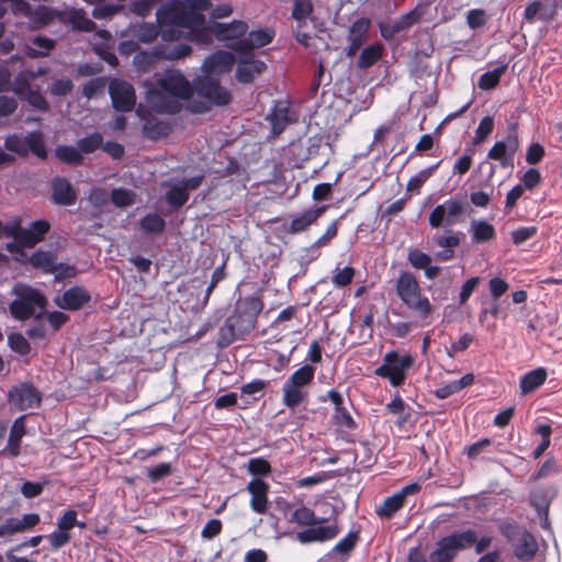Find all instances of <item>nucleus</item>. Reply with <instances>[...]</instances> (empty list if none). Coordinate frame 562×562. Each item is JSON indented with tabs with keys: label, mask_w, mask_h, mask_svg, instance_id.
Instances as JSON below:
<instances>
[{
	"label": "nucleus",
	"mask_w": 562,
	"mask_h": 562,
	"mask_svg": "<svg viewBox=\"0 0 562 562\" xmlns=\"http://www.w3.org/2000/svg\"><path fill=\"white\" fill-rule=\"evenodd\" d=\"M557 491L552 490H537L530 494V505L536 509L538 517L540 518V526L543 529H549V507L555 496Z\"/></svg>",
	"instance_id": "22"
},
{
	"label": "nucleus",
	"mask_w": 562,
	"mask_h": 562,
	"mask_svg": "<svg viewBox=\"0 0 562 562\" xmlns=\"http://www.w3.org/2000/svg\"><path fill=\"white\" fill-rule=\"evenodd\" d=\"M136 193L130 189L117 188L111 192V201L117 207H126L135 203Z\"/></svg>",
	"instance_id": "50"
},
{
	"label": "nucleus",
	"mask_w": 562,
	"mask_h": 562,
	"mask_svg": "<svg viewBox=\"0 0 562 562\" xmlns=\"http://www.w3.org/2000/svg\"><path fill=\"white\" fill-rule=\"evenodd\" d=\"M102 145H103V136H102V134H100L98 132L89 134L86 137L78 139V142H77V146H78L81 155L92 154L97 149L102 148Z\"/></svg>",
	"instance_id": "48"
},
{
	"label": "nucleus",
	"mask_w": 562,
	"mask_h": 562,
	"mask_svg": "<svg viewBox=\"0 0 562 562\" xmlns=\"http://www.w3.org/2000/svg\"><path fill=\"white\" fill-rule=\"evenodd\" d=\"M524 19L529 24H532L537 19L549 21L552 19V14L547 15L544 13V7L540 0H531L525 8Z\"/></svg>",
	"instance_id": "47"
},
{
	"label": "nucleus",
	"mask_w": 562,
	"mask_h": 562,
	"mask_svg": "<svg viewBox=\"0 0 562 562\" xmlns=\"http://www.w3.org/2000/svg\"><path fill=\"white\" fill-rule=\"evenodd\" d=\"M359 540V531H350L345 538L340 539L334 547V552L349 555Z\"/></svg>",
	"instance_id": "57"
},
{
	"label": "nucleus",
	"mask_w": 562,
	"mask_h": 562,
	"mask_svg": "<svg viewBox=\"0 0 562 562\" xmlns=\"http://www.w3.org/2000/svg\"><path fill=\"white\" fill-rule=\"evenodd\" d=\"M355 273V268L350 266H347L342 269L336 267L331 276V282L337 288H345L352 282Z\"/></svg>",
	"instance_id": "52"
},
{
	"label": "nucleus",
	"mask_w": 562,
	"mask_h": 562,
	"mask_svg": "<svg viewBox=\"0 0 562 562\" xmlns=\"http://www.w3.org/2000/svg\"><path fill=\"white\" fill-rule=\"evenodd\" d=\"M24 419L25 416L23 415L13 422L8 438V445L1 453H8L12 458L20 454V442L22 437L25 435Z\"/></svg>",
	"instance_id": "31"
},
{
	"label": "nucleus",
	"mask_w": 562,
	"mask_h": 562,
	"mask_svg": "<svg viewBox=\"0 0 562 562\" xmlns=\"http://www.w3.org/2000/svg\"><path fill=\"white\" fill-rule=\"evenodd\" d=\"M30 18L34 24L42 27L54 21L55 12L46 5H38L34 11H32Z\"/></svg>",
	"instance_id": "54"
},
{
	"label": "nucleus",
	"mask_w": 562,
	"mask_h": 562,
	"mask_svg": "<svg viewBox=\"0 0 562 562\" xmlns=\"http://www.w3.org/2000/svg\"><path fill=\"white\" fill-rule=\"evenodd\" d=\"M109 94L113 108L119 112H131L136 103L134 87L124 80L112 79L109 85Z\"/></svg>",
	"instance_id": "13"
},
{
	"label": "nucleus",
	"mask_w": 562,
	"mask_h": 562,
	"mask_svg": "<svg viewBox=\"0 0 562 562\" xmlns=\"http://www.w3.org/2000/svg\"><path fill=\"white\" fill-rule=\"evenodd\" d=\"M314 7L312 0H293L292 18L300 26L305 24L306 19L313 13Z\"/></svg>",
	"instance_id": "49"
},
{
	"label": "nucleus",
	"mask_w": 562,
	"mask_h": 562,
	"mask_svg": "<svg viewBox=\"0 0 562 562\" xmlns=\"http://www.w3.org/2000/svg\"><path fill=\"white\" fill-rule=\"evenodd\" d=\"M2 232L5 236L12 237L19 246L24 247L26 231L21 226L20 220L14 221L5 227L2 226Z\"/></svg>",
	"instance_id": "59"
},
{
	"label": "nucleus",
	"mask_w": 562,
	"mask_h": 562,
	"mask_svg": "<svg viewBox=\"0 0 562 562\" xmlns=\"http://www.w3.org/2000/svg\"><path fill=\"white\" fill-rule=\"evenodd\" d=\"M247 491L251 494V509L257 514H265L268 509L269 485L260 479H254L247 484Z\"/></svg>",
	"instance_id": "24"
},
{
	"label": "nucleus",
	"mask_w": 562,
	"mask_h": 562,
	"mask_svg": "<svg viewBox=\"0 0 562 562\" xmlns=\"http://www.w3.org/2000/svg\"><path fill=\"white\" fill-rule=\"evenodd\" d=\"M276 36L272 29H260L247 33L241 40L233 42L228 47L236 54L255 55L256 48L269 45Z\"/></svg>",
	"instance_id": "12"
},
{
	"label": "nucleus",
	"mask_w": 562,
	"mask_h": 562,
	"mask_svg": "<svg viewBox=\"0 0 562 562\" xmlns=\"http://www.w3.org/2000/svg\"><path fill=\"white\" fill-rule=\"evenodd\" d=\"M16 299L9 305L11 315L19 321H26L35 315L36 310L43 311L47 304L44 294L30 285L15 289Z\"/></svg>",
	"instance_id": "6"
},
{
	"label": "nucleus",
	"mask_w": 562,
	"mask_h": 562,
	"mask_svg": "<svg viewBox=\"0 0 562 562\" xmlns=\"http://www.w3.org/2000/svg\"><path fill=\"white\" fill-rule=\"evenodd\" d=\"M396 294L402 302L418 315L426 317L431 313V304L422 291L416 277L409 271H402L396 280Z\"/></svg>",
	"instance_id": "4"
},
{
	"label": "nucleus",
	"mask_w": 562,
	"mask_h": 562,
	"mask_svg": "<svg viewBox=\"0 0 562 562\" xmlns=\"http://www.w3.org/2000/svg\"><path fill=\"white\" fill-rule=\"evenodd\" d=\"M211 7L210 0H170L157 10L156 22L186 29L201 22V11H207Z\"/></svg>",
	"instance_id": "3"
},
{
	"label": "nucleus",
	"mask_w": 562,
	"mask_h": 562,
	"mask_svg": "<svg viewBox=\"0 0 562 562\" xmlns=\"http://www.w3.org/2000/svg\"><path fill=\"white\" fill-rule=\"evenodd\" d=\"M547 371L543 368H537L526 373L520 380V390L522 394H528L537 390L544 383Z\"/></svg>",
	"instance_id": "38"
},
{
	"label": "nucleus",
	"mask_w": 562,
	"mask_h": 562,
	"mask_svg": "<svg viewBox=\"0 0 562 562\" xmlns=\"http://www.w3.org/2000/svg\"><path fill=\"white\" fill-rule=\"evenodd\" d=\"M267 120L271 124V133L274 136L280 135L292 122L290 102L288 100L274 101Z\"/></svg>",
	"instance_id": "20"
},
{
	"label": "nucleus",
	"mask_w": 562,
	"mask_h": 562,
	"mask_svg": "<svg viewBox=\"0 0 562 562\" xmlns=\"http://www.w3.org/2000/svg\"><path fill=\"white\" fill-rule=\"evenodd\" d=\"M407 260L415 269H425L429 263H431V257L419 249H409Z\"/></svg>",
	"instance_id": "62"
},
{
	"label": "nucleus",
	"mask_w": 562,
	"mask_h": 562,
	"mask_svg": "<svg viewBox=\"0 0 562 562\" xmlns=\"http://www.w3.org/2000/svg\"><path fill=\"white\" fill-rule=\"evenodd\" d=\"M189 198L190 193L187 192L179 182L171 184L165 194L167 204L175 210L182 207L188 202Z\"/></svg>",
	"instance_id": "41"
},
{
	"label": "nucleus",
	"mask_w": 562,
	"mask_h": 562,
	"mask_svg": "<svg viewBox=\"0 0 562 562\" xmlns=\"http://www.w3.org/2000/svg\"><path fill=\"white\" fill-rule=\"evenodd\" d=\"M91 302L90 292L81 286L75 285L67 289L61 295L54 299V303L61 310L79 311Z\"/></svg>",
	"instance_id": "16"
},
{
	"label": "nucleus",
	"mask_w": 562,
	"mask_h": 562,
	"mask_svg": "<svg viewBox=\"0 0 562 562\" xmlns=\"http://www.w3.org/2000/svg\"><path fill=\"white\" fill-rule=\"evenodd\" d=\"M158 31L150 30V34L148 38H146L148 42L154 40L157 35H160L161 40L166 43H176L178 42L182 36V31L179 26L176 25H162L157 24Z\"/></svg>",
	"instance_id": "44"
},
{
	"label": "nucleus",
	"mask_w": 562,
	"mask_h": 562,
	"mask_svg": "<svg viewBox=\"0 0 562 562\" xmlns=\"http://www.w3.org/2000/svg\"><path fill=\"white\" fill-rule=\"evenodd\" d=\"M292 520L300 526H317L325 522L326 518H318L311 508L302 506L292 513Z\"/></svg>",
	"instance_id": "42"
},
{
	"label": "nucleus",
	"mask_w": 562,
	"mask_h": 562,
	"mask_svg": "<svg viewBox=\"0 0 562 562\" xmlns=\"http://www.w3.org/2000/svg\"><path fill=\"white\" fill-rule=\"evenodd\" d=\"M454 542L456 549L462 550L472 547L476 542V532L472 529L454 532L449 536Z\"/></svg>",
	"instance_id": "56"
},
{
	"label": "nucleus",
	"mask_w": 562,
	"mask_h": 562,
	"mask_svg": "<svg viewBox=\"0 0 562 562\" xmlns=\"http://www.w3.org/2000/svg\"><path fill=\"white\" fill-rule=\"evenodd\" d=\"M419 491L420 484L418 483H409L403 486L400 491L383 501L376 509L378 516L383 519L392 518L393 515L404 506L406 497L408 495H414Z\"/></svg>",
	"instance_id": "15"
},
{
	"label": "nucleus",
	"mask_w": 562,
	"mask_h": 562,
	"mask_svg": "<svg viewBox=\"0 0 562 562\" xmlns=\"http://www.w3.org/2000/svg\"><path fill=\"white\" fill-rule=\"evenodd\" d=\"M247 470L252 475L266 476L271 473V465L263 458H252L247 463Z\"/></svg>",
	"instance_id": "61"
},
{
	"label": "nucleus",
	"mask_w": 562,
	"mask_h": 562,
	"mask_svg": "<svg viewBox=\"0 0 562 562\" xmlns=\"http://www.w3.org/2000/svg\"><path fill=\"white\" fill-rule=\"evenodd\" d=\"M122 356L124 353H115L114 360H108V357H99L98 359L85 357L78 360L77 371L80 378L89 383L109 380L119 372V366L127 361V357L123 358Z\"/></svg>",
	"instance_id": "5"
},
{
	"label": "nucleus",
	"mask_w": 562,
	"mask_h": 562,
	"mask_svg": "<svg viewBox=\"0 0 562 562\" xmlns=\"http://www.w3.org/2000/svg\"><path fill=\"white\" fill-rule=\"evenodd\" d=\"M74 89L72 80L69 78L56 79L49 87V92L54 97H65Z\"/></svg>",
	"instance_id": "64"
},
{
	"label": "nucleus",
	"mask_w": 562,
	"mask_h": 562,
	"mask_svg": "<svg viewBox=\"0 0 562 562\" xmlns=\"http://www.w3.org/2000/svg\"><path fill=\"white\" fill-rule=\"evenodd\" d=\"M302 306L289 305L283 308L277 318L272 322L271 327L279 330L293 329L295 326L302 325L301 318Z\"/></svg>",
	"instance_id": "29"
},
{
	"label": "nucleus",
	"mask_w": 562,
	"mask_h": 562,
	"mask_svg": "<svg viewBox=\"0 0 562 562\" xmlns=\"http://www.w3.org/2000/svg\"><path fill=\"white\" fill-rule=\"evenodd\" d=\"M139 227L145 233L161 234L166 228V222L159 214L148 213L140 218Z\"/></svg>",
	"instance_id": "43"
},
{
	"label": "nucleus",
	"mask_w": 562,
	"mask_h": 562,
	"mask_svg": "<svg viewBox=\"0 0 562 562\" xmlns=\"http://www.w3.org/2000/svg\"><path fill=\"white\" fill-rule=\"evenodd\" d=\"M9 402L19 411L37 408L42 403L41 392L30 383H21L9 391Z\"/></svg>",
	"instance_id": "14"
},
{
	"label": "nucleus",
	"mask_w": 562,
	"mask_h": 562,
	"mask_svg": "<svg viewBox=\"0 0 562 562\" xmlns=\"http://www.w3.org/2000/svg\"><path fill=\"white\" fill-rule=\"evenodd\" d=\"M383 55V46L380 43L369 45L362 49L357 60L359 69H368L376 64Z\"/></svg>",
	"instance_id": "37"
},
{
	"label": "nucleus",
	"mask_w": 562,
	"mask_h": 562,
	"mask_svg": "<svg viewBox=\"0 0 562 562\" xmlns=\"http://www.w3.org/2000/svg\"><path fill=\"white\" fill-rule=\"evenodd\" d=\"M50 229V224L47 220H36L30 224L29 228H25V243L24 248H33L36 244L44 240L46 234Z\"/></svg>",
	"instance_id": "32"
},
{
	"label": "nucleus",
	"mask_w": 562,
	"mask_h": 562,
	"mask_svg": "<svg viewBox=\"0 0 562 562\" xmlns=\"http://www.w3.org/2000/svg\"><path fill=\"white\" fill-rule=\"evenodd\" d=\"M248 32V24L243 20H234L229 23L213 21L214 37L220 41H238Z\"/></svg>",
	"instance_id": "21"
},
{
	"label": "nucleus",
	"mask_w": 562,
	"mask_h": 562,
	"mask_svg": "<svg viewBox=\"0 0 562 562\" xmlns=\"http://www.w3.org/2000/svg\"><path fill=\"white\" fill-rule=\"evenodd\" d=\"M235 61L234 54L227 50H216L203 63L204 74L215 76L229 72Z\"/></svg>",
	"instance_id": "19"
},
{
	"label": "nucleus",
	"mask_w": 562,
	"mask_h": 562,
	"mask_svg": "<svg viewBox=\"0 0 562 562\" xmlns=\"http://www.w3.org/2000/svg\"><path fill=\"white\" fill-rule=\"evenodd\" d=\"M192 89L198 95L215 105H227L232 100L231 92L221 86L220 78L207 74L198 77Z\"/></svg>",
	"instance_id": "10"
},
{
	"label": "nucleus",
	"mask_w": 562,
	"mask_h": 562,
	"mask_svg": "<svg viewBox=\"0 0 562 562\" xmlns=\"http://www.w3.org/2000/svg\"><path fill=\"white\" fill-rule=\"evenodd\" d=\"M265 303L256 295L239 299L234 306L233 313L220 327L216 337V345L223 349L235 340L250 334L257 324L258 316L262 312Z\"/></svg>",
	"instance_id": "1"
},
{
	"label": "nucleus",
	"mask_w": 562,
	"mask_h": 562,
	"mask_svg": "<svg viewBox=\"0 0 562 562\" xmlns=\"http://www.w3.org/2000/svg\"><path fill=\"white\" fill-rule=\"evenodd\" d=\"M192 92V85L188 79L181 72L172 71L157 80L150 100L158 112L176 114L181 110L179 99H189Z\"/></svg>",
	"instance_id": "2"
},
{
	"label": "nucleus",
	"mask_w": 562,
	"mask_h": 562,
	"mask_svg": "<svg viewBox=\"0 0 562 562\" xmlns=\"http://www.w3.org/2000/svg\"><path fill=\"white\" fill-rule=\"evenodd\" d=\"M56 158L67 165L80 166L83 164V156L81 155L78 146L58 145L55 148Z\"/></svg>",
	"instance_id": "40"
},
{
	"label": "nucleus",
	"mask_w": 562,
	"mask_h": 562,
	"mask_svg": "<svg viewBox=\"0 0 562 562\" xmlns=\"http://www.w3.org/2000/svg\"><path fill=\"white\" fill-rule=\"evenodd\" d=\"M414 358L409 353H385L383 363L374 370L378 376L385 378L392 386L404 383L408 369L413 366Z\"/></svg>",
	"instance_id": "8"
},
{
	"label": "nucleus",
	"mask_w": 562,
	"mask_h": 562,
	"mask_svg": "<svg viewBox=\"0 0 562 562\" xmlns=\"http://www.w3.org/2000/svg\"><path fill=\"white\" fill-rule=\"evenodd\" d=\"M494 130V119L492 116H484L475 131L473 144L479 145L483 143Z\"/></svg>",
	"instance_id": "55"
},
{
	"label": "nucleus",
	"mask_w": 562,
	"mask_h": 562,
	"mask_svg": "<svg viewBox=\"0 0 562 562\" xmlns=\"http://www.w3.org/2000/svg\"><path fill=\"white\" fill-rule=\"evenodd\" d=\"M459 550L449 536L443 537L437 542V548L430 553L431 562H452Z\"/></svg>",
	"instance_id": "35"
},
{
	"label": "nucleus",
	"mask_w": 562,
	"mask_h": 562,
	"mask_svg": "<svg viewBox=\"0 0 562 562\" xmlns=\"http://www.w3.org/2000/svg\"><path fill=\"white\" fill-rule=\"evenodd\" d=\"M470 231L472 241L475 244L488 243L496 238L495 227L486 221H473Z\"/></svg>",
	"instance_id": "36"
},
{
	"label": "nucleus",
	"mask_w": 562,
	"mask_h": 562,
	"mask_svg": "<svg viewBox=\"0 0 562 562\" xmlns=\"http://www.w3.org/2000/svg\"><path fill=\"white\" fill-rule=\"evenodd\" d=\"M172 471L173 469L170 463L162 462L155 467L148 468L146 475L151 483H156L161 479L169 476Z\"/></svg>",
	"instance_id": "60"
},
{
	"label": "nucleus",
	"mask_w": 562,
	"mask_h": 562,
	"mask_svg": "<svg viewBox=\"0 0 562 562\" xmlns=\"http://www.w3.org/2000/svg\"><path fill=\"white\" fill-rule=\"evenodd\" d=\"M325 212V206H316L305 210L303 213L294 215L288 227V233L299 234L305 232L310 226L315 224L321 215Z\"/></svg>",
	"instance_id": "25"
},
{
	"label": "nucleus",
	"mask_w": 562,
	"mask_h": 562,
	"mask_svg": "<svg viewBox=\"0 0 562 562\" xmlns=\"http://www.w3.org/2000/svg\"><path fill=\"white\" fill-rule=\"evenodd\" d=\"M238 65L236 69V79L240 83H251L256 76L262 74L267 69V65L255 55L237 54Z\"/></svg>",
	"instance_id": "17"
},
{
	"label": "nucleus",
	"mask_w": 562,
	"mask_h": 562,
	"mask_svg": "<svg viewBox=\"0 0 562 562\" xmlns=\"http://www.w3.org/2000/svg\"><path fill=\"white\" fill-rule=\"evenodd\" d=\"M31 43L35 47L27 45L24 49V54L29 58L46 57L56 46V42L54 40L43 35L35 36L31 40Z\"/></svg>",
	"instance_id": "33"
},
{
	"label": "nucleus",
	"mask_w": 562,
	"mask_h": 562,
	"mask_svg": "<svg viewBox=\"0 0 562 562\" xmlns=\"http://www.w3.org/2000/svg\"><path fill=\"white\" fill-rule=\"evenodd\" d=\"M370 25L368 18H359L351 24L347 36L349 45L345 48L348 58H352L364 44Z\"/></svg>",
	"instance_id": "18"
},
{
	"label": "nucleus",
	"mask_w": 562,
	"mask_h": 562,
	"mask_svg": "<svg viewBox=\"0 0 562 562\" xmlns=\"http://www.w3.org/2000/svg\"><path fill=\"white\" fill-rule=\"evenodd\" d=\"M282 391V403L289 408H294L301 404L306 396V392L302 391L301 387L292 386L285 382L283 384Z\"/></svg>",
	"instance_id": "46"
},
{
	"label": "nucleus",
	"mask_w": 562,
	"mask_h": 562,
	"mask_svg": "<svg viewBox=\"0 0 562 562\" xmlns=\"http://www.w3.org/2000/svg\"><path fill=\"white\" fill-rule=\"evenodd\" d=\"M56 259L57 256L54 252L40 249L29 258V263L45 273H54L57 268Z\"/></svg>",
	"instance_id": "34"
},
{
	"label": "nucleus",
	"mask_w": 562,
	"mask_h": 562,
	"mask_svg": "<svg viewBox=\"0 0 562 562\" xmlns=\"http://www.w3.org/2000/svg\"><path fill=\"white\" fill-rule=\"evenodd\" d=\"M4 148L20 157H27L32 153L40 159L47 158V147L41 131L29 132L25 136L10 134L4 139Z\"/></svg>",
	"instance_id": "7"
},
{
	"label": "nucleus",
	"mask_w": 562,
	"mask_h": 562,
	"mask_svg": "<svg viewBox=\"0 0 562 562\" xmlns=\"http://www.w3.org/2000/svg\"><path fill=\"white\" fill-rule=\"evenodd\" d=\"M314 374L315 368L311 364H305L295 370L285 383L291 384L292 386L303 387L312 382Z\"/></svg>",
	"instance_id": "45"
},
{
	"label": "nucleus",
	"mask_w": 562,
	"mask_h": 562,
	"mask_svg": "<svg viewBox=\"0 0 562 562\" xmlns=\"http://www.w3.org/2000/svg\"><path fill=\"white\" fill-rule=\"evenodd\" d=\"M422 18V12L418 8H415L404 14H402L398 19L393 22V29L395 31L402 32L412 27L416 24Z\"/></svg>",
	"instance_id": "51"
},
{
	"label": "nucleus",
	"mask_w": 562,
	"mask_h": 562,
	"mask_svg": "<svg viewBox=\"0 0 562 562\" xmlns=\"http://www.w3.org/2000/svg\"><path fill=\"white\" fill-rule=\"evenodd\" d=\"M439 162L420 170L417 175L412 177L406 184V190L408 192L417 191L419 188L427 181V179L432 175V172L438 168Z\"/></svg>",
	"instance_id": "53"
},
{
	"label": "nucleus",
	"mask_w": 562,
	"mask_h": 562,
	"mask_svg": "<svg viewBox=\"0 0 562 562\" xmlns=\"http://www.w3.org/2000/svg\"><path fill=\"white\" fill-rule=\"evenodd\" d=\"M201 11V22H194L191 26L186 27L188 30V38L194 43L209 45L212 43L213 34V21H205Z\"/></svg>",
	"instance_id": "30"
},
{
	"label": "nucleus",
	"mask_w": 562,
	"mask_h": 562,
	"mask_svg": "<svg viewBox=\"0 0 562 562\" xmlns=\"http://www.w3.org/2000/svg\"><path fill=\"white\" fill-rule=\"evenodd\" d=\"M519 148L518 123L507 125V135L504 140H497L487 153V158L498 161L504 169L514 167V157Z\"/></svg>",
	"instance_id": "9"
},
{
	"label": "nucleus",
	"mask_w": 562,
	"mask_h": 562,
	"mask_svg": "<svg viewBox=\"0 0 562 562\" xmlns=\"http://www.w3.org/2000/svg\"><path fill=\"white\" fill-rule=\"evenodd\" d=\"M52 200L57 205L69 206L77 201V192L66 178L56 177L52 182Z\"/></svg>",
	"instance_id": "23"
},
{
	"label": "nucleus",
	"mask_w": 562,
	"mask_h": 562,
	"mask_svg": "<svg viewBox=\"0 0 562 562\" xmlns=\"http://www.w3.org/2000/svg\"><path fill=\"white\" fill-rule=\"evenodd\" d=\"M192 48L184 43H161L155 46L154 55L159 59L178 60L190 55Z\"/></svg>",
	"instance_id": "28"
},
{
	"label": "nucleus",
	"mask_w": 562,
	"mask_h": 562,
	"mask_svg": "<svg viewBox=\"0 0 562 562\" xmlns=\"http://www.w3.org/2000/svg\"><path fill=\"white\" fill-rule=\"evenodd\" d=\"M512 547L515 557L522 562L531 561L538 551L537 540L528 530H526Z\"/></svg>",
	"instance_id": "27"
},
{
	"label": "nucleus",
	"mask_w": 562,
	"mask_h": 562,
	"mask_svg": "<svg viewBox=\"0 0 562 562\" xmlns=\"http://www.w3.org/2000/svg\"><path fill=\"white\" fill-rule=\"evenodd\" d=\"M508 64L502 63L493 70L482 74L477 81L479 88L485 91L496 88L499 85L501 78L506 72Z\"/></svg>",
	"instance_id": "39"
},
{
	"label": "nucleus",
	"mask_w": 562,
	"mask_h": 562,
	"mask_svg": "<svg viewBox=\"0 0 562 562\" xmlns=\"http://www.w3.org/2000/svg\"><path fill=\"white\" fill-rule=\"evenodd\" d=\"M105 85L106 79L103 77L90 79L82 86V95L90 100L98 93L102 92L105 88Z\"/></svg>",
	"instance_id": "58"
},
{
	"label": "nucleus",
	"mask_w": 562,
	"mask_h": 562,
	"mask_svg": "<svg viewBox=\"0 0 562 562\" xmlns=\"http://www.w3.org/2000/svg\"><path fill=\"white\" fill-rule=\"evenodd\" d=\"M463 212L464 206L461 201L449 199L432 209L428 216V223L431 228L451 226L460 222Z\"/></svg>",
	"instance_id": "11"
},
{
	"label": "nucleus",
	"mask_w": 562,
	"mask_h": 562,
	"mask_svg": "<svg viewBox=\"0 0 562 562\" xmlns=\"http://www.w3.org/2000/svg\"><path fill=\"white\" fill-rule=\"evenodd\" d=\"M339 533V528L336 525L317 526L307 528L296 533V539L301 543L324 542L334 539Z\"/></svg>",
	"instance_id": "26"
},
{
	"label": "nucleus",
	"mask_w": 562,
	"mask_h": 562,
	"mask_svg": "<svg viewBox=\"0 0 562 562\" xmlns=\"http://www.w3.org/2000/svg\"><path fill=\"white\" fill-rule=\"evenodd\" d=\"M538 228L536 226H521L512 232L513 244L519 246L528 239L536 236Z\"/></svg>",
	"instance_id": "63"
}]
</instances>
